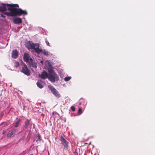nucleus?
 I'll list each match as a JSON object with an SVG mask.
<instances>
[{"label":"nucleus","instance_id":"17","mask_svg":"<svg viewBox=\"0 0 155 155\" xmlns=\"http://www.w3.org/2000/svg\"><path fill=\"white\" fill-rule=\"evenodd\" d=\"M36 141H40L41 140L40 136L39 134H38L36 136Z\"/></svg>","mask_w":155,"mask_h":155},{"label":"nucleus","instance_id":"13","mask_svg":"<svg viewBox=\"0 0 155 155\" xmlns=\"http://www.w3.org/2000/svg\"><path fill=\"white\" fill-rule=\"evenodd\" d=\"M15 130H12L10 133L7 134V137L8 138L11 137L15 133Z\"/></svg>","mask_w":155,"mask_h":155},{"label":"nucleus","instance_id":"27","mask_svg":"<svg viewBox=\"0 0 155 155\" xmlns=\"http://www.w3.org/2000/svg\"><path fill=\"white\" fill-rule=\"evenodd\" d=\"M81 104H82V103H80L79 104V105H81Z\"/></svg>","mask_w":155,"mask_h":155},{"label":"nucleus","instance_id":"10","mask_svg":"<svg viewBox=\"0 0 155 155\" xmlns=\"http://www.w3.org/2000/svg\"><path fill=\"white\" fill-rule=\"evenodd\" d=\"M45 82L41 80H39L37 82V84L38 87L40 88H42L44 87Z\"/></svg>","mask_w":155,"mask_h":155},{"label":"nucleus","instance_id":"26","mask_svg":"<svg viewBox=\"0 0 155 155\" xmlns=\"http://www.w3.org/2000/svg\"><path fill=\"white\" fill-rule=\"evenodd\" d=\"M40 62H41L42 64H43V61H41Z\"/></svg>","mask_w":155,"mask_h":155},{"label":"nucleus","instance_id":"6","mask_svg":"<svg viewBox=\"0 0 155 155\" xmlns=\"http://www.w3.org/2000/svg\"><path fill=\"white\" fill-rule=\"evenodd\" d=\"M22 68L21 70V72L25 74L29 75V70L28 68L27 67L24 63H22Z\"/></svg>","mask_w":155,"mask_h":155},{"label":"nucleus","instance_id":"5","mask_svg":"<svg viewBox=\"0 0 155 155\" xmlns=\"http://www.w3.org/2000/svg\"><path fill=\"white\" fill-rule=\"evenodd\" d=\"M48 87L51 91V92L55 96L58 98H59L60 97V95L58 92L53 86L51 85H48Z\"/></svg>","mask_w":155,"mask_h":155},{"label":"nucleus","instance_id":"25","mask_svg":"<svg viewBox=\"0 0 155 155\" xmlns=\"http://www.w3.org/2000/svg\"><path fill=\"white\" fill-rule=\"evenodd\" d=\"M5 131L3 130V132H2L3 134H4L5 133Z\"/></svg>","mask_w":155,"mask_h":155},{"label":"nucleus","instance_id":"24","mask_svg":"<svg viewBox=\"0 0 155 155\" xmlns=\"http://www.w3.org/2000/svg\"><path fill=\"white\" fill-rule=\"evenodd\" d=\"M46 43L47 45H48V46H50V44L48 41H46Z\"/></svg>","mask_w":155,"mask_h":155},{"label":"nucleus","instance_id":"19","mask_svg":"<svg viewBox=\"0 0 155 155\" xmlns=\"http://www.w3.org/2000/svg\"><path fill=\"white\" fill-rule=\"evenodd\" d=\"M82 113V109L81 108H79L78 109V114L79 115L81 114Z\"/></svg>","mask_w":155,"mask_h":155},{"label":"nucleus","instance_id":"20","mask_svg":"<svg viewBox=\"0 0 155 155\" xmlns=\"http://www.w3.org/2000/svg\"><path fill=\"white\" fill-rule=\"evenodd\" d=\"M71 109L73 111H74L75 110V108L73 106H71Z\"/></svg>","mask_w":155,"mask_h":155},{"label":"nucleus","instance_id":"4","mask_svg":"<svg viewBox=\"0 0 155 155\" xmlns=\"http://www.w3.org/2000/svg\"><path fill=\"white\" fill-rule=\"evenodd\" d=\"M60 140L61 142V144L63 146V149L64 150H67L69 148V143L65 139L64 137L61 135L60 137Z\"/></svg>","mask_w":155,"mask_h":155},{"label":"nucleus","instance_id":"22","mask_svg":"<svg viewBox=\"0 0 155 155\" xmlns=\"http://www.w3.org/2000/svg\"><path fill=\"white\" fill-rule=\"evenodd\" d=\"M5 14H4V13H1V16L4 18H5Z\"/></svg>","mask_w":155,"mask_h":155},{"label":"nucleus","instance_id":"9","mask_svg":"<svg viewBox=\"0 0 155 155\" xmlns=\"http://www.w3.org/2000/svg\"><path fill=\"white\" fill-rule=\"evenodd\" d=\"M48 74L46 71H43L41 74H39V76L41 78L45 79L48 78Z\"/></svg>","mask_w":155,"mask_h":155},{"label":"nucleus","instance_id":"12","mask_svg":"<svg viewBox=\"0 0 155 155\" xmlns=\"http://www.w3.org/2000/svg\"><path fill=\"white\" fill-rule=\"evenodd\" d=\"M13 22L15 24H19L22 22V21L21 18L16 17L14 18Z\"/></svg>","mask_w":155,"mask_h":155},{"label":"nucleus","instance_id":"14","mask_svg":"<svg viewBox=\"0 0 155 155\" xmlns=\"http://www.w3.org/2000/svg\"><path fill=\"white\" fill-rule=\"evenodd\" d=\"M29 125V120H27V121H25V125L24 127L25 128V129H27L28 126Z\"/></svg>","mask_w":155,"mask_h":155},{"label":"nucleus","instance_id":"15","mask_svg":"<svg viewBox=\"0 0 155 155\" xmlns=\"http://www.w3.org/2000/svg\"><path fill=\"white\" fill-rule=\"evenodd\" d=\"M25 45L28 49L29 50V41H25Z\"/></svg>","mask_w":155,"mask_h":155},{"label":"nucleus","instance_id":"11","mask_svg":"<svg viewBox=\"0 0 155 155\" xmlns=\"http://www.w3.org/2000/svg\"><path fill=\"white\" fill-rule=\"evenodd\" d=\"M23 59L25 61L28 62L29 61V55L28 53H25L24 54Z\"/></svg>","mask_w":155,"mask_h":155},{"label":"nucleus","instance_id":"23","mask_svg":"<svg viewBox=\"0 0 155 155\" xmlns=\"http://www.w3.org/2000/svg\"><path fill=\"white\" fill-rule=\"evenodd\" d=\"M58 114L56 112H53L52 113V115H54L55 114Z\"/></svg>","mask_w":155,"mask_h":155},{"label":"nucleus","instance_id":"2","mask_svg":"<svg viewBox=\"0 0 155 155\" xmlns=\"http://www.w3.org/2000/svg\"><path fill=\"white\" fill-rule=\"evenodd\" d=\"M30 47L31 49H34L35 52L38 54L41 52H42L45 55L48 56L49 54L48 51L45 49L42 50L39 48L40 46L39 44L34 43L30 41Z\"/></svg>","mask_w":155,"mask_h":155},{"label":"nucleus","instance_id":"21","mask_svg":"<svg viewBox=\"0 0 155 155\" xmlns=\"http://www.w3.org/2000/svg\"><path fill=\"white\" fill-rule=\"evenodd\" d=\"M15 66L16 67H17L18 66H19V62L18 61H15Z\"/></svg>","mask_w":155,"mask_h":155},{"label":"nucleus","instance_id":"16","mask_svg":"<svg viewBox=\"0 0 155 155\" xmlns=\"http://www.w3.org/2000/svg\"><path fill=\"white\" fill-rule=\"evenodd\" d=\"M20 122V120H18L16 122L15 124L14 127H18L19 123Z\"/></svg>","mask_w":155,"mask_h":155},{"label":"nucleus","instance_id":"7","mask_svg":"<svg viewBox=\"0 0 155 155\" xmlns=\"http://www.w3.org/2000/svg\"><path fill=\"white\" fill-rule=\"evenodd\" d=\"M30 66L36 68L37 64L35 62L34 59L32 58H30Z\"/></svg>","mask_w":155,"mask_h":155},{"label":"nucleus","instance_id":"1","mask_svg":"<svg viewBox=\"0 0 155 155\" xmlns=\"http://www.w3.org/2000/svg\"><path fill=\"white\" fill-rule=\"evenodd\" d=\"M3 5L0 6V12L5 11L7 9L9 12H4L5 15L11 17L20 16L22 15H26L28 13L26 10H23L21 9L18 8L19 6L18 4H2Z\"/></svg>","mask_w":155,"mask_h":155},{"label":"nucleus","instance_id":"3","mask_svg":"<svg viewBox=\"0 0 155 155\" xmlns=\"http://www.w3.org/2000/svg\"><path fill=\"white\" fill-rule=\"evenodd\" d=\"M48 71V78L50 81L52 82H54L58 80V76L52 69L49 68Z\"/></svg>","mask_w":155,"mask_h":155},{"label":"nucleus","instance_id":"18","mask_svg":"<svg viewBox=\"0 0 155 155\" xmlns=\"http://www.w3.org/2000/svg\"><path fill=\"white\" fill-rule=\"evenodd\" d=\"M71 78V77H66L64 78V80L65 81H69Z\"/></svg>","mask_w":155,"mask_h":155},{"label":"nucleus","instance_id":"8","mask_svg":"<svg viewBox=\"0 0 155 155\" xmlns=\"http://www.w3.org/2000/svg\"><path fill=\"white\" fill-rule=\"evenodd\" d=\"M18 56V52L16 49L13 50L12 53V57L14 58H16Z\"/></svg>","mask_w":155,"mask_h":155}]
</instances>
